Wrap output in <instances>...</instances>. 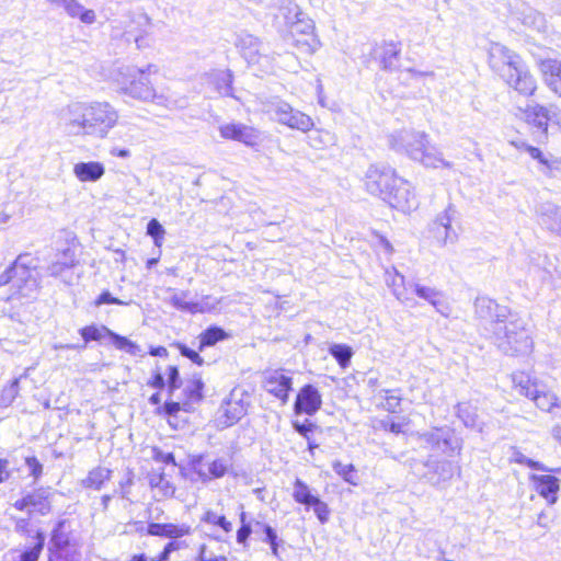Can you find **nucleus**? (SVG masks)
Instances as JSON below:
<instances>
[{
  "label": "nucleus",
  "mask_w": 561,
  "mask_h": 561,
  "mask_svg": "<svg viewBox=\"0 0 561 561\" xmlns=\"http://www.w3.org/2000/svg\"><path fill=\"white\" fill-rule=\"evenodd\" d=\"M474 307L477 316L490 323L492 339L501 352L516 357L531 354L534 341L523 319L512 317L505 306L488 297L477 298Z\"/></svg>",
  "instance_id": "1"
},
{
  "label": "nucleus",
  "mask_w": 561,
  "mask_h": 561,
  "mask_svg": "<svg viewBox=\"0 0 561 561\" xmlns=\"http://www.w3.org/2000/svg\"><path fill=\"white\" fill-rule=\"evenodd\" d=\"M118 113L108 102H72L58 114V124L68 136L105 138L117 124Z\"/></svg>",
  "instance_id": "2"
},
{
  "label": "nucleus",
  "mask_w": 561,
  "mask_h": 561,
  "mask_svg": "<svg viewBox=\"0 0 561 561\" xmlns=\"http://www.w3.org/2000/svg\"><path fill=\"white\" fill-rule=\"evenodd\" d=\"M489 65L511 88L530 96L537 89L522 58L500 43H491L488 49Z\"/></svg>",
  "instance_id": "3"
},
{
  "label": "nucleus",
  "mask_w": 561,
  "mask_h": 561,
  "mask_svg": "<svg viewBox=\"0 0 561 561\" xmlns=\"http://www.w3.org/2000/svg\"><path fill=\"white\" fill-rule=\"evenodd\" d=\"M153 65L138 68L131 65H123L111 73L112 81L117 85L118 91L127 96L142 102H153L159 105L170 106L172 99L163 93H158L149 77L157 73Z\"/></svg>",
  "instance_id": "4"
},
{
  "label": "nucleus",
  "mask_w": 561,
  "mask_h": 561,
  "mask_svg": "<svg viewBox=\"0 0 561 561\" xmlns=\"http://www.w3.org/2000/svg\"><path fill=\"white\" fill-rule=\"evenodd\" d=\"M27 255H19L16 260L0 275V287L11 284L15 294L21 297H34L39 289V282L32 275L25 260Z\"/></svg>",
  "instance_id": "5"
},
{
  "label": "nucleus",
  "mask_w": 561,
  "mask_h": 561,
  "mask_svg": "<svg viewBox=\"0 0 561 561\" xmlns=\"http://www.w3.org/2000/svg\"><path fill=\"white\" fill-rule=\"evenodd\" d=\"M428 142L430 137L425 131L414 129H402L393 133L389 137L391 148L404 152L415 162L419 160Z\"/></svg>",
  "instance_id": "6"
},
{
  "label": "nucleus",
  "mask_w": 561,
  "mask_h": 561,
  "mask_svg": "<svg viewBox=\"0 0 561 561\" xmlns=\"http://www.w3.org/2000/svg\"><path fill=\"white\" fill-rule=\"evenodd\" d=\"M398 178L396 171L389 165L371 164L365 172L363 181L369 194L377 195L383 199Z\"/></svg>",
  "instance_id": "7"
},
{
  "label": "nucleus",
  "mask_w": 561,
  "mask_h": 561,
  "mask_svg": "<svg viewBox=\"0 0 561 561\" xmlns=\"http://www.w3.org/2000/svg\"><path fill=\"white\" fill-rule=\"evenodd\" d=\"M383 201L402 213H410L419 206L414 187L402 178L397 179Z\"/></svg>",
  "instance_id": "8"
},
{
  "label": "nucleus",
  "mask_w": 561,
  "mask_h": 561,
  "mask_svg": "<svg viewBox=\"0 0 561 561\" xmlns=\"http://www.w3.org/2000/svg\"><path fill=\"white\" fill-rule=\"evenodd\" d=\"M457 218V210L448 205L444 211L438 214L431 226L434 239L442 245L454 244L458 240V232L453 226Z\"/></svg>",
  "instance_id": "9"
},
{
  "label": "nucleus",
  "mask_w": 561,
  "mask_h": 561,
  "mask_svg": "<svg viewBox=\"0 0 561 561\" xmlns=\"http://www.w3.org/2000/svg\"><path fill=\"white\" fill-rule=\"evenodd\" d=\"M274 118L282 125L302 133L314 126L312 118L286 102H278L273 107Z\"/></svg>",
  "instance_id": "10"
},
{
  "label": "nucleus",
  "mask_w": 561,
  "mask_h": 561,
  "mask_svg": "<svg viewBox=\"0 0 561 561\" xmlns=\"http://www.w3.org/2000/svg\"><path fill=\"white\" fill-rule=\"evenodd\" d=\"M533 473L529 480L535 491L543 497L548 504L552 505L558 501V493L560 491V480L552 476V472Z\"/></svg>",
  "instance_id": "11"
},
{
  "label": "nucleus",
  "mask_w": 561,
  "mask_h": 561,
  "mask_svg": "<svg viewBox=\"0 0 561 561\" xmlns=\"http://www.w3.org/2000/svg\"><path fill=\"white\" fill-rule=\"evenodd\" d=\"M314 22L306 15L300 19L290 21V26L287 28L288 36L293 41L300 35H307L309 43H301L308 51H317L321 47V42L317 36Z\"/></svg>",
  "instance_id": "12"
},
{
  "label": "nucleus",
  "mask_w": 561,
  "mask_h": 561,
  "mask_svg": "<svg viewBox=\"0 0 561 561\" xmlns=\"http://www.w3.org/2000/svg\"><path fill=\"white\" fill-rule=\"evenodd\" d=\"M321 404L322 399L318 389L312 385H306L299 390L294 408L296 414L313 415L321 408Z\"/></svg>",
  "instance_id": "13"
},
{
  "label": "nucleus",
  "mask_w": 561,
  "mask_h": 561,
  "mask_svg": "<svg viewBox=\"0 0 561 561\" xmlns=\"http://www.w3.org/2000/svg\"><path fill=\"white\" fill-rule=\"evenodd\" d=\"M220 136L225 139L237 140L247 146H254L257 144L260 134L259 131L243 124H226L219 127Z\"/></svg>",
  "instance_id": "14"
},
{
  "label": "nucleus",
  "mask_w": 561,
  "mask_h": 561,
  "mask_svg": "<svg viewBox=\"0 0 561 561\" xmlns=\"http://www.w3.org/2000/svg\"><path fill=\"white\" fill-rule=\"evenodd\" d=\"M291 383V377L285 375L283 370H273L266 375L264 388L268 393L286 403Z\"/></svg>",
  "instance_id": "15"
},
{
  "label": "nucleus",
  "mask_w": 561,
  "mask_h": 561,
  "mask_svg": "<svg viewBox=\"0 0 561 561\" xmlns=\"http://www.w3.org/2000/svg\"><path fill=\"white\" fill-rule=\"evenodd\" d=\"M14 507L19 511H27L28 513L47 514L50 511V503L48 501L47 492L37 490L27 494L14 503Z\"/></svg>",
  "instance_id": "16"
},
{
  "label": "nucleus",
  "mask_w": 561,
  "mask_h": 561,
  "mask_svg": "<svg viewBox=\"0 0 561 561\" xmlns=\"http://www.w3.org/2000/svg\"><path fill=\"white\" fill-rule=\"evenodd\" d=\"M50 5L62 8L73 19H79L84 24H93L96 14L91 9H85L78 0H46Z\"/></svg>",
  "instance_id": "17"
},
{
  "label": "nucleus",
  "mask_w": 561,
  "mask_h": 561,
  "mask_svg": "<svg viewBox=\"0 0 561 561\" xmlns=\"http://www.w3.org/2000/svg\"><path fill=\"white\" fill-rule=\"evenodd\" d=\"M423 437L444 453H455L461 448L459 440L446 428H435Z\"/></svg>",
  "instance_id": "18"
},
{
  "label": "nucleus",
  "mask_w": 561,
  "mask_h": 561,
  "mask_svg": "<svg viewBox=\"0 0 561 561\" xmlns=\"http://www.w3.org/2000/svg\"><path fill=\"white\" fill-rule=\"evenodd\" d=\"M193 466L195 473L203 482L222 478L228 470V465L222 459L204 462L203 459L199 458L198 460L194 461Z\"/></svg>",
  "instance_id": "19"
},
{
  "label": "nucleus",
  "mask_w": 561,
  "mask_h": 561,
  "mask_svg": "<svg viewBox=\"0 0 561 561\" xmlns=\"http://www.w3.org/2000/svg\"><path fill=\"white\" fill-rule=\"evenodd\" d=\"M537 216L542 227L561 236V206L550 203L542 204L537 210Z\"/></svg>",
  "instance_id": "20"
},
{
  "label": "nucleus",
  "mask_w": 561,
  "mask_h": 561,
  "mask_svg": "<svg viewBox=\"0 0 561 561\" xmlns=\"http://www.w3.org/2000/svg\"><path fill=\"white\" fill-rule=\"evenodd\" d=\"M426 169H451L454 163L447 160L444 152L431 141L426 145L425 150L416 161Z\"/></svg>",
  "instance_id": "21"
},
{
  "label": "nucleus",
  "mask_w": 561,
  "mask_h": 561,
  "mask_svg": "<svg viewBox=\"0 0 561 561\" xmlns=\"http://www.w3.org/2000/svg\"><path fill=\"white\" fill-rule=\"evenodd\" d=\"M236 46L243 58L249 64H259L262 56L260 54V41L251 34L241 33L238 35Z\"/></svg>",
  "instance_id": "22"
},
{
  "label": "nucleus",
  "mask_w": 561,
  "mask_h": 561,
  "mask_svg": "<svg viewBox=\"0 0 561 561\" xmlns=\"http://www.w3.org/2000/svg\"><path fill=\"white\" fill-rule=\"evenodd\" d=\"M386 283L400 302L409 305V302L412 301V297L410 295L411 284H407L404 276L397 270L393 268L392 271H386Z\"/></svg>",
  "instance_id": "23"
},
{
  "label": "nucleus",
  "mask_w": 561,
  "mask_h": 561,
  "mask_svg": "<svg viewBox=\"0 0 561 561\" xmlns=\"http://www.w3.org/2000/svg\"><path fill=\"white\" fill-rule=\"evenodd\" d=\"M147 533L151 536L178 539L191 534V526L186 524H158L148 525Z\"/></svg>",
  "instance_id": "24"
},
{
  "label": "nucleus",
  "mask_w": 561,
  "mask_h": 561,
  "mask_svg": "<svg viewBox=\"0 0 561 561\" xmlns=\"http://www.w3.org/2000/svg\"><path fill=\"white\" fill-rule=\"evenodd\" d=\"M528 154L539 163V171L547 176H556L561 170V161L551 154L543 153L539 148L527 147Z\"/></svg>",
  "instance_id": "25"
},
{
  "label": "nucleus",
  "mask_w": 561,
  "mask_h": 561,
  "mask_svg": "<svg viewBox=\"0 0 561 561\" xmlns=\"http://www.w3.org/2000/svg\"><path fill=\"white\" fill-rule=\"evenodd\" d=\"M528 154L539 163V171L547 176H556L561 170V161L551 154L543 153L539 148L527 147Z\"/></svg>",
  "instance_id": "26"
},
{
  "label": "nucleus",
  "mask_w": 561,
  "mask_h": 561,
  "mask_svg": "<svg viewBox=\"0 0 561 561\" xmlns=\"http://www.w3.org/2000/svg\"><path fill=\"white\" fill-rule=\"evenodd\" d=\"M104 173V165L98 161L79 162L73 165V174L80 182H96Z\"/></svg>",
  "instance_id": "27"
},
{
  "label": "nucleus",
  "mask_w": 561,
  "mask_h": 561,
  "mask_svg": "<svg viewBox=\"0 0 561 561\" xmlns=\"http://www.w3.org/2000/svg\"><path fill=\"white\" fill-rule=\"evenodd\" d=\"M513 387L519 392V394L531 398L536 390L539 388V383L536 379H533L530 375L524 371L513 373L511 376Z\"/></svg>",
  "instance_id": "28"
},
{
  "label": "nucleus",
  "mask_w": 561,
  "mask_h": 561,
  "mask_svg": "<svg viewBox=\"0 0 561 561\" xmlns=\"http://www.w3.org/2000/svg\"><path fill=\"white\" fill-rule=\"evenodd\" d=\"M523 117L536 127L546 130L548 126V111L539 105H528L525 110L518 108Z\"/></svg>",
  "instance_id": "29"
},
{
  "label": "nucleus",
  "mask_w": 561,
  "mask_h": 561,
  "mask_svg": "<svg viewBox=\"0 0 561 561\" xmlns=\"http://www.w3.org/2000/svg\"><path fill=\"white\" fill-rule=\"evenodd\" d=\"M76 263V255L71 249H66L60 253H57L55 260L48 266V272L50 276L57 277L61 275V273L70 268Z\"/></svg>",
  "instance_id": "30"
},
{
  "label": "nucleus",
  "mask_w": 561,
  "mask_h": 561,
  "mask_svg": "<svg viewBox=\"0 0 561 561\" xmlns=\"http://www.w3.org/2000/svg\"><path fill=\"white\" fill-rule=\"evenodd\" d=\"M531 401L542 411L551 412L553 408L559 407L558 396L550 391L543 390L540 387L536 390V393L530 398Z\"/></svg>",
  "instance_id": "31"
},
{
  "label": "nucleus",
  "mask_w": 561,
  "mask_h": 561,
  "mask_svg": "<svg viewBox=\"0 0 561 561\" xmlns=\"http://www.w3.org/2000/svg\"><path fill=\"white\" fill-rule=\"evenodd\" d=\"M110 478L111 470L104 467H96L88 473V477L81 481V484L88 489L100 490Z\"/></svg>",
  "instance_id": "32"
},
{
  "label": "nucleus",
  "mask_w": 561,
  "mask_h": 561,
  "mask_svg": "<svg viewBox=\"0 0 561 561\" xmlns=\"http://www.w3.org/2000/svg\"><path fill=\"white\" fill-rule=\"evenodd\" d=\"M410 294L415 293L416 296L426 300L434 307L440 302L442 294L434 287L423 286L419 283H413L410 285Z\"/></svg>",
  "instance_id": "33"
},
{
  "label": "nucleus",
  "mask_w": 561,
  "mask_h": 561,
  "mask_svg": "<svg viewBox=\"0 0 561 561\" xmlns=\"http://www.w3.org/2000/svg\"><path fill=\"white\" fill-rule=\"evenodd\" d=\"M245 411L247 408L242 407L238 402H228L225 407H221V412L225 416L222 424L226 426L234 424L245 414Z\"/></svg>",
  "instance_id": "34"
},
{
  "label": "nucleus",
  "mask_w": 561,
  "mask_h": 561,
  "mask_svg": "<svg viewBox=\"0 0 561 561\" xmlns=\"http://www.w3.org/2000/svg\"><path fill=\"white\" fill-rule=\"evenodd\" d=\"M511 460L515 463L524 465V466H527L531 469H535V470L541 471V472H561V468H554V469L548 468L543 463H541L539 461H535V460L526 457L523 453H520L517 449L513 450Z\"/></svg>",
  "instance_id": "35"
},
{
  "label": "nucleus",
  "mask_w": 561,
  "mask_h": 561,
  "mask_svg": "<svg viewBox=\"0 0 561 561\" xmlns=\"http://www.w3.org/2000/svg\"><path fill=\"white\" fill-rule=\"evenodd\" d=\"M111 339L117 350L124 351L133 356H144L141 347L135 342L116 333H111Z\"/></svg>",
  "instance_id": "36"
},
{
  "label": "nucleus",
  "mask_w": 561,
  "mask_h": 561,
  "mask_svg": "<svg viewBox=\"0 0 561 561\" xmlns=\"http://www.w3.org/2000/svg\"><path fill=\"white\" fill-rule=\"evenodd\" d=\"M293 497L297 503L309 506L317 496L311 493L310 488L302 480L296 479Z\"/></svg>",
  "instance_id": "37"
},
{
  "label": "nucleus",
  "mask_w": 561,
  "mask_h": 561,
  "mask_svg": "<svg viewBox=\"0 0 561 561\" xmlns=\"http://www.w3.org/2000/svg\"><path fill=\"white\" fill-rule=\"evenodd\" d=\"M437 469H439V471L425 473V477L434 485L439 484L440 482L448 481L454 476L453 465L449 461L440 462L437 466Z\"/></svg>",
  "instance_id": "38"
},
{
  "label": "nucleus",
  "mask_w": 561,
  "mask_h": 561,
  "mask_svg": "<svg viewBox=\"0 0 561 561\" xmlns=\"http://www.w3.org/2000/svg\"><path fill=\"white\" fill-rule=\"evenodd\" d=\"M111 331L104 325H87L80 330V334L85 343L91 341H100L105 336L111 337Z\"/></svg>",
  "instance_id": "39"
},
{
  "label": "nucleus",
  "mask_w": 561,
  "mask_h": 561,
  "mask_svg": "<svg viewBox=\"0 0 561 561\" xmlns=\"http://www.w3.org/2000/svg\"><path fill=\"white\" fill-rule=\"evenodd\" d=\"M330 354L336 359L342 368L348 366L353 356V351L348 345L345 344H333L329 350Z\"/></svg>",
  "instance_id": "40"
},
{
  "label": "nucleus",
  "mask_w": 561,
  "mask_h": 561,
  "mask_svg": "<svg viewBox=\"0 0 561 561\" xmlns=\"http://www.w3.org/2000/svg\"><path fill=\"white\" fill-rule=\"evenodd\" d=\"M149 483L151 488L158 489L163 496H172L175 492V488L165 479L163 473L151 474Z\"/></svg>",
  "instance_id": "41"
},
{
  "label": "nucleus",
  "mask_w": 561,
  "mask_h": 561,
  "mask_svg": "<svg viewBox=\"0 0 561 561\" xmlns=\"http://www.w3.org/2000/svg\"><path fill=\"white\" fill-rule=\"evenodd\" d=\"M332 468L345 482L352 485L358 484L357 477L355 474L356 470L353 465H343L341 461L335 460L332 463Z\"/></svg>",
  "instance_id": "42"
},
{
  "label": "nucleus",
  "mask_w": 561,
  "mask_h": 561,
  "mask_svg": "<svg viewBox=\"0 0 561 561\" xmlns=\"http://www.w3.org/2000/svg\"><path fill=\"white\" fill-rule=\"evenodd\" d=\"M214 83L219 94L231 95L232 75L229 70L218 71L215 75Z\"/></svg>",
  "instance_id": "43"
},
{
  "label": "nucleus",
  "mask_w": 561,
  "mask_h": 561,
  "mask_svg": "<svg viewBox=\"0 0 561 561\" xmlns=\"http://www.w3.org/2000/svg\"><path fill=\"white\" fill-rule=\"evenodd\" d=\"M548 69L550 75L547 78V83L554 93L561 95V64L550 62Z\"/></svg>",
  "instance_id": "44"
},
{
  "label": "nucleus",
  "mask_w": 561,
  "mask_h": 561,
  "mask_svg": "<svg viewBox=\"0 0 561 561\" xmlns=\"http://www.w3.org/2000/svg\"><path fill=\"white\" fill-rule=\"evenodd\" d=\"M279 14L285 21V25L288 28L290 26V21H295L305 15L299 7L294 2H288L287 4L280 7Z\"/></svg>",
  "instance_id": "45"
},
{
  "label": "nucleus",
  "mask_w": 561,
  "mask_h": 561,
  "mask_svg": "<svg viewBox=\"0 0 561 561\" xmlns=\"http://www.w3.org/2000/svg\"><path fill=\"white\" fill-rule=\"evenodd\" d=\"M225 337L224 330L219 328H209L204 333L201 334L199 343L201 350L205 346H211L218 341Z\"/></svg>",
  "instance_id": "46"
},
{
  "label": "nucleus",
  "mask_w": 561,
  "mask_h": 561,
  "mask_svg": "<svg viewBox=\"0 0 561 561\" xmlns=\"http://www.w3.org/2000/svg\"><path fill=\"white\" fill-rule=\"evenodd\" d=\"M147 233L152 237L154 244L160 248L163 243L165 230L157 219H151L147 225Z\"/></svg>",
  "instance_id": "47"
},
{
  "label": "nucleus",
  "mask_w": 561,
  "mask_h": 561,
  "mask_svg": "<svg viewBox=\"0 0 561 561\" xmlns=\"http://www.w3.org/2000/svg\"><path fill=\"white\" fill-rule=\"evenodd\" d=\"M203 387L204 383L201 380V378H193L192 380H190L185 387V393L188 400L193 402L199 401L203 397Z\"/></svg>",
  "instance_id": "48"
},
{
  "label": "nucleus",
  "mask_w": 561,
  "mask_h": 561,
  "mask_svg": "<svg viewBox=\"0 0 561 561\" xmlns=\"http://www.w3.org/2000/svg\"><path fill=\"white\" fill-rule=\"evenodd\" d=\"M203 520L207 524L217 525L222 528L226 533L232 530V525L226 519L225 516H218L216 513L208 511L205 513Z\"/></svg>",
  "instance_id": "49"
},
{
  "label": "nucleus",
  "mask_w": 561,
  "mask_h": 561,
  "mask_svg": "<svg viewBox=\"0 0 561 561\" xmlns=\"http://www.w3.org/2000/svg\"><path fill=\"white\" fill-rule=\"evenodd\" d=\"M171 304L176 309L188 311L191 313H196V310H198V308L193 306L194 301H187L186 300V294L185 293L174 294L171 297Z\"/></svg>",
  "instance_id": "50"
},
{
  "label": "nucleus",
  "mask_w": 561,
  "mask_h": 561,
  "mask_svg": "<svg viewBox=\"0 0 561 561\" xmlns=\"http://www.w3.org/2000/svg\"><path fill=\"white\" fill-rule=\"evenodd\" d=\"M469 403H459L457 405V414L462 420L463 424L468 427H474L476 423V414L470 412Z\"/></svg>",
  "instance_id": "51"
},
{
  "label": "nucleus",
  "mask_w": 561,
  "mask_h": 561,
  "mask_svg": "<svg viewBox=\"0 0 561 561\" xmlns=\"http://www.w3.org/2000/svg\"><path fill=\"white\" fill-rule=\"evenodd\" d=\"M309 506L313 508L314 514L322 524L329 520L330 510L328 507V504L321 501L318 496L312 501V503Z\"/></svg>",
  "instance_id": "52"
},
{
  "label": "nucleus",
  "mask_w": 561,
  "mask_h": 561,
  "mask_svg": "<svg viewBox=\"0 0 561 561\" xmlns=\"http://www.w3.org/2000/svg\"><path fill=\"white\" fill-rule=\"evenodd\" d=\"M20 379L21 377L19 378H15L8 387H5L2 391V396H1V400L2 402H4L7 405L11 404L13 402V400L18 397L19 394V383H20Z\"/></svg>",
  "instance_id": "53"
},
{
  "label": "nucleus",
  "mask_w": 561,
  "mask_h": 561,
  "mask_svg": "<svg viewBox=\"0 0 561 561\" xmlns=\"http://www.w3.org/2000/svg\"><path fill=\"white\" fill-rule=\"evenodd\" d=\"M383 392H385V402L382 405H383L385 410H387L388 412H396L397 409L400 407L401 397L391 393L390 390H383Z\"/></svg>",
  "instance_id": "54"
},
{
  "label": "nucleus",
  "mask_w": 561,
  "mask_h": 561,
  "mask_svg": "<svg viewBox=\"0 0 561 561\" xmlns=\"http://www.w3.org/2000/svg\"><path fill=\"white\" fill-rule=\"evenodd\" d=\"M219 302H220L219 300L210 301V297L206 296L201 301H194L193 306L198 308V310H196V313L197 312L204 313V312H209V311L216 309L217 306L219 305Z\"/></svg>",
  "instance_id": "55"
},
{
  "label": "nucleus",
  "mask_w": 561,
  "mask_h": 561,
  "mask_svg": "<svg viewBox=\"0 0 561 561\" xmlns=\"http://www.w3.org/2000/svg\"><path fill=\"white\" fill-rule=\"evenodd\" d=\"M180 549V542L178 541H170L165 545L164 549L162 550V552L157 556L154 559H152V561H168L169 558H170V554L173 552V551H176Z\"/></svg>",
  "instance_id": "56"
},
{
  "label": "nucleus",
  "mask_w": 561,
  "mask_h": 561,
  "mask_svg": "<svg viewBox=\"0 0 561 561\" xmlns=\"http://www.w3.org/2000/svg\"><path fill=\"white\" fill-rule=\"evenodd\" d=\"M383 50H385V56L382 58V66L385 69L391 67L392 65V58H396L398 51H397V48L393 44H386L383 46Z\"/></svg>",
  "instance_id": "57"
},
{
  "label": "nucleus",
  "mask_w": 561,
  "mask_h": 561,
  "mask_svg": "<svg viewBox=\"0 0 561 561\" xmlns=\"http://www.w3.org/2000/svg\"><path fill=\"white\" fill-rule=\"evenodd\" d=\"M168 379H169V388H170L171 392L181 387L180 374L175 366L169 367Z\"/></svg>",
  "instance_id": "58"
},
{
  "label": "nucleus",
  "mask_w": 561,
  "mask_h": 561,
  "mask_svg": "<svg viewBox=\"0 0 561 561\" xmlns=\"http://www.w3.org/2000/svg\"><path fill=\"white\" fill-rule=\"evenodd\" d=\"M179 348H180V353L181 355L187 357L188 359H191L193 363L197 364V365H203L204 363V359L199 356V354L191 348H188L187 346L185 345H179Z\"/></svg>",
  "instance_id": "59"
},
{
  "label": "nucleus",
  "mask_w": 561,
  "mask_h": 561,
  "mask_svg": "<svg viewBox=\"0 0 561 561\" xmlns=\"http://www.w3.org/2000/svg\"><path fill=\"white\" fill-rule=\"evenodd\" d=\"M153 459L159 462L175 466L174 456L171 453H163L157 448L153 449Z\"/></svg>",
  "instance_id": "60"
},
{
  "label": "nucleus",
  "mask_w": 561,
  "mask_h": 561,
  "mask_svg": "<svg viewBox=\"0 0 561 561\" xmlns=\"http://www.w3.org/2000/svg\"><path fill=\"white\" fill-rule=\"evenodd\" d=\"M42 548H43V543L42 542L37 543L32 549L23 552L21 554V560L20 561H37Z\"/></svg>",
  "instance_id": "61"
},
{
  "label": "nucleus",
  "mask_w": 561,
  "mask_h": 561,
  "mask_svg": "<svg viewBox=\"0 0 561 561\" xmlns=\"http://www.w3.org/2000/svg\"><path fill=\"white\" fill-rule=\"evenodd\" d=\"M25 462H26L27 468L31 471V474L35 479H37L42 474V471H43V467H42L41 462L35 457H27Z\"/></svg>",
  "instance_id": "62"
},
{
  "label": "nucleus",
  "mask_w": 561,
  "mask_h": 561,
  "mask_svg": "<svg viewBox=\"0 0 561 561\" xmlns=\"http://www.w3.org/2000/svg\"><path fill=\"white\" fill-rule=\"evenodd\" d=\"M104 304L126 305V302L113 297L108 291H103L95 300L96 306H101Z\"/></svg>",
  "instance_id": "63"
},
{
  "label": "nucleus",
  "mask_w": 561,
  "mask_h": 561,
  "mask_svg": "<svg viewBox=\"0 0 561 561\" xmlns=\"http://www.w3.org/2000/svg\"><path fill=\"white\" fill-rule=\"evenodd\" d=\"M257 525H261L263 528V531L265 534L264 541L267 542L268 545L275 546V541L278 540V536H277L276 531L270 525L261 524V523H257Z\"/></svg>",
  "instance_id": "64"
}]
</instances>
